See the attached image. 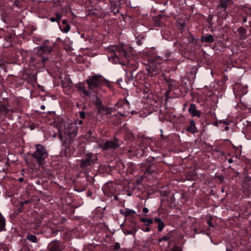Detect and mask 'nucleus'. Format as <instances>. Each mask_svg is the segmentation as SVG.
<instances>
[{"label": "nucleus", "instance_id": "nucleus-45", "mask_svg": "<svg viewBox=\"0 0 251 251\" xmlns=\"http://www.w3.org/2000/svg\"><path fill=\"white\" fill-rule=\"evenodd\" d=\"M170 55H171V53H170V52H168V53H167L166 54V58H168V57H169L170 56Z\"/></svg>", "mask_w": 251, "mask_h": 251}, {"label": "nucleus", "instance_id": "nucleus-4", "mask_svg": "<svg viewBox=\"0 0 251 251\" xmlns=\"http://www.w3.org/2000/svg\"><path fill=\"white\" fill-rule=\"evenodd\" d=\"M47 151L44 147L41 145L36 146V151L32 154L33 157L35 159L39 166L44 168L45 164V159L46 157Z\"/></svg>", "mask_w": 251, "mask_h": 251}, {"label": "nucleus", "instance_id": "nucleus-41", "mask_svg": "<svg viewBox=\"0 0 251 251\" xmlns=\"http://www.w3.org/2000/svg\"><path fill=\"white\" fill-rule=\"evenodd\" d=\"M207 224H208V225L209 226H211V227L213 226V224H212V222H211V220H208V221H207Z\"/></svg>", "mask_w": 251, "mask_h": 251}, {"label": "nucleus", "instance_id": "nucleus-34", "mask_svg": "<svg viewBox=\"0 0 251 251\" xmlns=\"http://www.w3.org/2000/svg\"><path fill=\"white\" fill-rule=\"evenodd\" d=\"M220 5L222 8H226V3L225 1H222L220 4Z\"/></svg>", "mask_w": 251, "mask_h": 251}, {"label": "nucleus", "instance_id": "nucleus-40", "mask_svg": "<svg viewBox=\"0 0 251 251\" xmlns=\"http://www.w3.org/2000/svg\"><path fill=\"white\" fill-rule=\"evenodd\" d=\"M29 202V201H25L21 203V206H23L24 204H27Z\"/></svg>", "mask_w": 251, "mask_h": 251}, {"label": "nucleus", "instance_id": "nucleus-2", "mask_svg": "<svg viewBox=\"0 0 251 251\" xmlns=\"http://www.w3.org/2000/svg\"><path fill=\"white\" fill-rule=\"evenodd\" d=\"M126 47L122 45L111 46L107 49L111 54L108 59L115 64L125 65L128 62L130 53L126 50Z\"/></svg>", "mask_w": 251, "mask_h": 251}, {"label": "nucleus", "instance_id": "nucleus-21", "mask_svg": "<svg viewBox=\"0 0 251 251\" xmlns=\"http://www.w3.org/2000/svg\"><path fill=\"white\" fill-rule=\"evenodd\" d=\"M26 239L33 243H36L37 242L36 236L33 234H28L26 236Z\"/></svg>", "mask_w": 251, "mask_h": 251}, {"label": "nucleus", "instance_id": "nucleus-8", "mask_svg": "<svg viewBox=\"0 0 251 251\" xmlns=\"http://www.w3.org/2000/svg\"><path fill=\"white\" fill-rule=\"evenodd\" d=\"M188 111L192 117L197 116L200 117L201 116V111L196 109V105L194 103L190 104Z\"/></svg>", "mask_w": 251, "mask_h": 251}, {"label": "nucleus", "instance_id": "nucleus-48", "mask_svg": "<svg viewBox=\"0 0 251 251\" xmlns=\"http://www.w3.org/2000/svg\"><path fill=\"white\" fill-rule=\"evenodd\" d=\"M225 130L226 131H227L228 130H229V127L228 126H226L225 127Z\"/></svg>", "mask_w": 251, "mask_h": 251}, {"label": "nucleus", "instance_id": "nucleus-27", "mask_svg": "<svg viewBox=\"0 0 251 251\" xmlns=\"http://www.w3.org/2000/svg\"><path fill=\"white\" fill-rule=\"evenodd\" d=\"M135 213V212L133 210H131L130 209H128V208H126L125 210V212H124V215L125 216H129V215H131L132 214H133Z\"/></svg>", "mask_w": 251, "mask_h": 251}, {"label": "nucleus", "instance_id": "nucleus-54", "mask_svg": "<svg viewBox=\"0 0 251 251\" xmlns=\"http://www.w3.org/2000/svg\"><path fill=\"white\" fill-rule=\"evenodd\" d=\"M19 180H20V181H22L23 180V178H19Z\"/></svg>", "mask_w": 251, "mask_h": 251}, {"label": "nucleus", "instance_id": "nucleus-25", "mask_svg": "<svg viewBox=\"0 0 251 251\" xmlns=\"http://www.w3.org/2000/svg\"><path fill=\"white\" fill-rule=\"evenodd\" d=\"M153 21L154 22V25L156 26H159L161 25V22L160 17H153Z\"/></svg>", "mask_w": 251, "mask_h": 251}, {"label": "nucleus", "instance_id": "nucleus-61", "mask_svg": "<svg viewBox=\"0 0 251 251\" xmlns=\"http://www.w3.org/2000/svg\"><path fill=\"white\" fill-rule=\"evenodd\" d=\"M118 81L119 82L120 81H121V80H118Z\"/></svg>", "mask_w": 251, "mask_h": 251}, {"label": "nucleus", "instance_id": "nucleus-56", "mask_svg": "<svg viewBox=\"0 0 251 251\" xmlns=\"http://www.w3.org/2000/svg\"><path fill=\"white\" fill-rule=\"evenodd\" d=\"M56 16H60V14L59 13H57L56 15Z\"/></svg>", "mask_w": 251, "mask_h": 251}, {"label": "nucleus", "instance_id": "nucleus-20", "mask_svg": "<svg viewBox=\"0 0 251 251\" xmlns=\"http://www.w3.org/2000/svg\"><path fill=\"white\" fill-rule=\"evenodd\" d=\"M60 28L61 31L63 33H67L70 31L71 26L69 24L64 25H60Z\"/></svg>", "mask_w": 251, "mask_h": 251}, {"label": "nucleus", "instance_id": "nucleus-58", "mask_svg": "<svg viewBox=\"0 0 251 251\" xmlns=\"http://www.w3.org/2000/svg\"><path fill=\"white\" fill-rule=\"evenodd\" d=\"M131 113H132V114H134V111H132V112H131Z\"/></svg>", "mask_w": 251, "mask_h": 251}, {"label": "nucleus", "instance_id": "nucleus-17", "mask_svg": "<svg viewBox=\"0 0 251 251\" xmlns=\"http://www.w3.org/2000/svg\"><path fill=\"white\" fill-rule=\"evenodd\" d=\"M5 220L2 214L0 213V231L5 229Z\"/></svg>", "mask_w": 251, "mask_h": 251}, {"label": "nucleus", "instance_id": "nucleus-7", "mask_svg": "<svg viewBox=\"0 0 251 251\" xmlns=\"http://www.w3.org/2000/svg\"><path fill=\"white\" fill-rule=\"evenodd\" d=\"M141 167L145 171V173L149 175L153 173L155 168L154 164L148 160L142 163Z\"/></svg>", "mask_w": 251, "mask_h": 251}, {"label": "nucleus", "instance_id": "nucleus-36", "mask_svg": "<svg viewBox=\"0 0 251 251\" xmlns=\"http://www.w3.org/2000/svg\"><path fill=\"white\" fill-rule=\"evenodd\" d=\"M219 122H220V124L223 123V124H225L226 125H228L229 124L228 121H225V120H224V121L221 120V121H220Z\"/></svg>", "mask_w": 251, "mask_h": 251}, {"label": "nucleus", "instance_id": "nucleus-32", "mask_svg": "<svg viewBox=\"0 0 251 251\" xmlns=\"http://www.w3.org/2000/svg\"><path fill=\"white\" fill-rule=\"evenodd\" d=\"M79 113L80 117L81 119H84L85 118V113L84 111H80L79 112Z\"/></svg>", "mask_w": 251, "mask_h": 251}, {"label": "nucleus", "instance_id": "nucleus-15", "mask_svg": "<svg viewBox=\"0 0 251 251\" xmlns=\"http://www.w3.org/2000/svg\"><path fill=\"white\" fill-rule=\"evenodd\" d=\"M201 40L202 42L212 43L214 41V39L211 35L206 34L201 36Z\"/></svg>", "mask_w": 251, "mask_h": 251}, {"label": "nucleus", "instance_id": "nucleus-62", "mask_svg": "<svg viewBox=\"0 0 251 251\" xmlns=\"http://www.w3.org/2000/svg\"><path fill=\"white\" fill-rule=\"evenodd\" d=\"M43 61H45V59L44 58H43Z\"/></svg>", "mask_w": 251, "mask_h": 251}, {"label": "nucleus", "instance_id": "nucleus-35", "mask_svg": "<svg viewBox=\"0 0 251 251\" xmlns=\"http://www.w3.org/2000/svg\"><path fill=\"white\" fill-rule=\"evenodd\" d=\"M129 113V112L128 111H126V112H124L123 113L122 112H118L119 114H120L122 116H126L127 115V114Z\"/></svg>", "mask_w": 251, "mask_h": 251}, {"label": "nucleus", "instance_id": "nucleus-16", "mask_svg": "<svg viewBox=\"0 0 251 251\" xmlns=\"http://www.w3.org/2000/svg\"><path fill=\"white\" fill-rule=\"evenodd\" d=\"M10 111L9 107L3 104H0V112L5 114H8Z\"/></svg>", "mask_w": 251, "mask_h": 251}, {"label": "nucleus", "instance_id": "nucleus-38", "mask_svg": "<svg viewBox=\"0 0 251 251\" xmlns=\"http://www.w3.org/2000/svg\"><path fill=\"white\" fill-rule=\"evenodd\" d=\"M120 245L119 243H117L115 244V246H114L115 249L118 250L120 248Z\"/></svg>", "mask_w": 251, "mask_h": 251}, {"label": "nucleus", "instance_id": "nucleus-30", "mask_svg": "<svg viewBox=\"0 0 251 251\" xmlns=\"http://www.w3.org/2000/svg\"><path fill=\"white\" fill-rule=\"evenodd\" d=\"M47 50V48L46 47H40L38 53L41 54L43 52H45Z\"/></svg>", "mask_w": 251, "mask_h": 251}, {"label": "nucleus", "instance_id": "nucleus-14", "mask_svg": "<svg viewBox=\"0 0 251 251\" xmlns=\"http://www.w3.org/2000/svg\"><path fill=\"white\" fill-rule=\"evenodd\" d=\"M154 221L158 224V231L159 232L162 231L165 226V224L162 220L159 218H155L154 219Z\"/></svg>", "mask_w": 251, "mask_h": 251}, {"label": "nucleus", "instance_id": "nucleus-22", "mask_svg": "<svg viewBox=\"0 0 251 251\" xmlns=\"http://www.w3.org/2000/svg\"><path fill=\"white\" fill-rule=\"evenodd\" d=\"M140 221L145 223L146 226H149L151 224H152L153 223V220L151 219H148L146 218H140Z\"/></svg>", "mask_w": 251, "mask_h": 251}, {"label": "nucleus", "instance_id": "nucleus-18", "mask_svg": "<svg viewBox=\"0 0 251 251\" xmlns=\"http://www.w3.org/2000/svg\"><path fill=\"white\" fill-rule=\"evenodd\" d=\"M119 11L118 6L116 4H112L111 6L110 14L116 15Z\"/></svg>", "mask_w": 251, "mask_h": 251}, {"label": "nucleus", "instance_id": "nucleus-31", "mask_svg": "<svg viewBox=\"0 0 251 251\" xmlns=\"http://www.w3.org/2000/svg\"><path fill=\"white\" fill-rule=\"evenodd\" d=\"M170 251H182L179 247L175 246Z\"/></svg>", "mask_w": 251, "mask_h": 251}, {"label": "nucleus", "instance_id": "nucleus-6", "mask_svg": "<svg viewBox=\"0 0 251 251\" xmlns=\"http://www.w3.org/2000/svg\"><path fill=\"white\" fill-rule=\"evenodd\" d=\"M120 145V141L115 138L113 141H106L100 145V147L103 150H109L116 149L119 147Z\"/></svg>", "mask_w": 251, "mask_h": 251}, {"label": "nucleus", "instance_id": "nucleus-26", "mask_svg": "<svg viewBox=\"0 0 251 251\" xmlns=\"http://www.w3.org/2000/svg\"><path fill=\"white\" fill-rule=\"evenodd\" d=\"M137 229L134 227L131 230L125 229L124 233L125 234H134L137 232Z\"/></svg>", "mask_w": 251, "mask_h": 251}, {"label": "nucleus", "instance_id": "nucleus-51", "mask_svg": "<svg viewBox=\"0 0 251 251\" xmlns=\"http://www.w3.org/2000/svg\"><path fill=\"white\" fill-rule=\"evenodd\" d=\"M45 108H46V107H45V105H42V106H41V108L42 109H43V110H44V109H45Z\"/></svg>", "mask_w": 251, "mask_h": 251}, {"label": "nucleus", "instance_id": "nucleus-23", "mask_svg": "<svg viewBox=\"0 0 251 251\" xmlns=\"http://www.w3.org/2000/svg\"><path fill=\"white\" fill-rule=\"evenodd\" d=\"M50 251H60L59 244L57 242L52 243L51 244Z\"/></svg>", "mask_w": 251, "mask_h": 251}, {"label": "nucleus", "instance_id": "nucleus-47", "mask_svg": "<svg viewBox=\"0 0 251 251\" xmlns=\"http://www.w3.org/2000/svg\"><path fill=\"white\" fill-rule=\"evenodd\" d=\"M82 123H83V122H82V121H81V120H79V121H78V125H81V124H82Z\"/></svg>", "mask_w": 251, "mask_h": 251}, {"label": "nucleus", "instance_id": "nucleus-53", "mask_svg": "<svg viewBox=\"0 0 251 251\" xmlns=\"http://www.w3.org/2000/svg\"><path fill=\"white\" fill-rule=\"evenodd\" d=\"M56 17L57 18V20L58 21L59 19H60V18H61V16H59V17Z\"/></svg>", "mask_w": 251, "mask_h": 251}, {"label": "nucleus", "instance_id": "nucleus-57", "mask_svg": "<svg viewBox=\"0 0 251 251\" xmlns=\"http://www.w3.org/2000/svg\"><path fill=\"white\" fill-rule=\"evenodd\" d=\"M48 113H49V114H50L51 113H52L53 112H48Z\"/></svg>", "mask_w": 251, "mask_h": 251}, {"label": "nucleus", "instance_id": "nucleus-42", "mask_svg": "<svg viewBox=\"0 0 251 251\" xmlns=\"http://www.w3.org/2000/svg\"><path fill=\"white\" fill-rule=\"evenodd\" d=\"M84 88H85V87L84 86H79L78 87V89L79 90H80V91H82L83 89H84Z\"/></svg>", "mask_w": 251, "mask_h": 251}, {"label": "nucleus", "instance_id": "nucleus-46", "mask_svg": "<svg viewBox=\"0 0 251 251\" xmlns=\"http://www.w3.org/2000/svg\"><path fill=\"white\" fill-rule=\"evenodd\" d=\"M233 159H232V158H229V159H228V163H232V162H233Z\"/></svg>", "mask_w": 251, "mask_h": 251}, {"label": "nucleus", "instance_id": "nucleus-55", "mask_svg": "<svg viewBox=\"0 0 251 251\" xmlns=\"http://www.w3.org/2000/svg\"><path fill=\"white\" fill-rule=\"evenodd\" d=\"M48 53H49L50 52V51H51V50H50V49L49 50V49H48Z\"/></svg>", "mask_w": 251, "mask_h": 251}, {"label": "nucleus", "instance_id": "nucleus-24", "mask_svg": "<svg viewBox=\"0 0 251 251\" xmlns=\"http://www.w3.org/2000/svg\"><path fill=\"white\" fill-rule=\"evenodd\" d=\"M95 104L98 109V111L100 109V108L103 106L102 105L101 100L99 98H96L95 101Z\"/></svg>", "mask_w": 251, "mask_h": 251}, {"label": "nucleus", "instance_id": "nucleus-9", "mask_svg": "<svg viewBox=\"0 0 251 251\" xmlns=\"http://www.w3.org/2000/svg\"><path fill=\"white\" fill-rule=\"evenodd\" d=\"M115 111V107H109L103 106L98 111V113L99 114H110Z\"/></svg>", "mask_w": 251, "mask_h": 251}, {"label": "nucleus", "instance_id": "nucleus-29", "mask_svg": "<svg viewBox=\"0 0 251 251\" xmlns=\"http://www.w3.org/2000/svg\"><path fill=\"white\" fill-rule=\"evenodd\" d=\"M169 239L170 238L169 237L164 236L159 239V242H161L162 241H168L169 242Z\"/></svg>", "mask_w": 251, "mask_h": 251}, {"label": "nucleus", "instance_id": "nucleus-11", "mask_svg": "<svg viewBox=\"0 0 251 251\" xmlns=\"http://www.w3.org/2000/svg\"><path fill=\"white\" fill-rule=\"evenodd\" d=\"M61 84L63 88H69L72 86V82L69 77H65L61 81Z\"/></svg>", "mask_w": 251, "mask_h": 251}, {"label": "nucleus", "instance_id": "nucleus-28", "mask_svg": "<svg viewBox=\"0 0 251 251\" xmlns=\"http://www.w3.org/2000/svg\"><path fill=\"white\" fill-rule=\"evenodd\" d=\"M24 0H15L14 2V4L15 6L17 7H21L22 6V3L23 2Z\"/></svg>", "mask_w": 251, "mask_h": 251}, {"label": "nucleus", "instance_id": "nucleus-37", "mask_svg": "<svg viewBox=\"0 0 251 251\" xmlns=\"http://www.w3.org/2000/svg\"><path fill=\"white\" fill-rule=\"evenodd\" d=\"M68 25V21L64 19L62 21V25Z\"/></svg>", "mask_w": 251, "mask_h": 251}, {"label": "nucleus", "instance_id": "nucleus-49", "mask_svg": "<svg viewBox=\"0 0 251 251\" xmlns=\"http://www.w3.org/2000/svg\"><path fill=\"white\" fill-rule=\"evenodd\" d=\"M50 136H52L53 137H55L56 136V134H53L52 135L51 133L50 132Z\"/></svg>", "mask_w": 251, "mask_h": 251}, {"label": "nucleus", "instance_id": "nucleus-19", "mask_svg": "<svg viewBox=\"0 0 251 251\" xmlns=\"http://www.w3.org/2000/svg\"><path fill=\"white\" fill-rule=\"evenodd\" d=\"M177 27L179 30L181 31L184 30L186 26V24L185 22H182L180 20H177Z\"/></svg>", "mask_w": 251, "mask_h": 251}, {"label": "nucleus", "instance_id": "nucleus-44", "mask_svg": "<svg viewBox=\"0 0 251 251\" xmlns=\"http://www.w3.org/2000/svg\"><path fill=\"white\" fill-rule=\"evenodd\" d=\"M56 18L54 17H52V18L50 19L51 22H54L56 21Z\"/></svg>", "mask_w": 251, "mask_h": 251}, {"label": "nucleus", "instance_id": "nucleus-10", "mask_svg": "<svg viewBox=\"0 0 251 251\" xmlns=\"http://www.w3.org/2000/svg\"><path fill=\"white\" fill-rule=\"evenodd\" d=\"M186 131L190 132L192 133L198 132V129L196 127V123L194 120H191L190 121V126L186 128Z\"/></svg>", "mask_w": 251, "mask_h": 251}, {"label": "nucleus", "instance_id": "nucleus-50", "mask_svg": "<svg viewBox=\"0 0 251 251\" xmlns=\"http://www.w3.org/2000/svg\"><path fill=\"white\" fill-rule=\"evenodd\" d=\"M124 212L125 211L123 209L120 210V213L122 214L123 215H124Z\"/></svg>", "mask_w": 251, "mask_h": 251}, {"label": "nucleus", "instance_id": "nucleus-1", "mask_svg": "<svg viewBox=\"0 0 251 251\" xmlns=\"http://www.w3.org/2000/svg\"><path fill=\"white\" fill-rule=\"evenodd\" d=\"M51 126H56L57 132L59 133V138L62 139L63 136L66 137V139L64 141L63 145L68 148L73 143L74 138L77 134L78 127L75 124H70L62 121L59 123H50Z\"/></svg>", "mask_w": 251, "mask_h": 251}, {"label": "nucleus", "instance_id": "nucleus-63", "mask_svg": "<svg viewBox=\"0 0 251 251\" xmlns=\"http://www.w3.org/2000/svg\"><path fill=\"white\" fill-rule=\"evenodd\" d=\"M83 35H84V34H82V35H81V37H83Z\"/></svg>", "mask_w": 251, "mask_h": 251}, {"label": "nucleus", "instance_id": "nucleus-3", "mask_svg": "<svg viewBox=\"0 0 251 251\" xmlns=\"http://www.w3.org/2000/svg\"><path fill=\"white\" fill-rule=\"evenodd\" d=\"M86 81L88 85L89 89L91 90L99 88L100 87L104 85L109 88L111 87L110 82L102 77V75L99 74L89 76Z\"/></svg>", "mask_w": 251, "mask_h": 251}, {"label": "nucleus", "instance_id": "nucleus-60", "mask_svg": "<svg viewBox=\"0 0 251 251\" xmlns=\"http://www.w3.org/2000/svg\"><path fill=\"white\" fill-rule=\"evenodd\" d=\"M118 81L119 82L120 81H121V80H118Z\"/></svg>", "mask_w": 251, "mask_h": 251}, {"label": "nucleus", "instance_id": "nucleus-39", "mask_svg": "<svg viewBox=\"0 0 251 251\" xmlns=\"http://www.w3.org/2000/svg\"><path fill=\"white\" fill-rule=\"evenodd\" d=\"M149 212V209L147 207H144L143 209V212L147 213Z\"/></svg>", "mask_w": 251, "mask_h": 251}, {"label": "nucleus", "instance_id": "nucleus-33", "mask_svg": "<svg viewBox=\"0 0 251 251\" xmlns=\"http://www.w3.org/2000/svg\"><path fill=\"white\" fill-rule=\"evenodd\" d=\"M82 92H83V94L85 96L90 97V93L86 90L85 88H84V89H83V91Z\"/></svg>", "mask_w": 251, "mask_h": 251}, {"label": "nucleus", "instance_id": "nucleus-52", "mask_svg": "<svg viewBox=\"0 0 251 251\" xmlns=\"http://www.w3.org/2000/svg\"><path fill=\"white\" fill-rule=\"evenodd\" d=\"M247 22V19L245 17L243 20V23H246Z\"/></svg>", "mask_w": 251, "mask_h": 251}, {"label": "nucleus", "instance_id": "nucleus-5", "mask_svg": "<svg viewBox=\"0 0 251 251\" xmlns=\"http://www.w3.org/2000/svg\"><path fill=\"white\" fill-rule=\"evenodd\" d=\"M98 158L96 155L93 153H87L85 158L80 160V167L85 169L89 167L94 166L97 162Z\"/></svg>", "mask_w": 251, "mask_h": 251}, {"label": "nucleus", "instance_id": "nucleus-13", "mask_svg": "<svg viewBox=\"0 0 251 251\" xmlns=\"http://www.w3.org/2000/svg\"><path fill=\"white\" fill-rule=\"evenodd\" d=\"M239 38L241 40H245L247 38V30L246 29L243 27H240L238 29Z\"/></svg>", "mask_w": 251, "mask_h": 251}, {"label": "nucleus", "instance_id": "nucleus-59", "mask_svg": "<svg viewBox=\"0 0 251 251\" xmlns=\"http://www.w3.org/2000/svg\"><path fill=\"white\" fill-rule=\"evenodd\" d=\"M214 125H216V126H217V123H215L214 124Z\"/></svg>", "mask_w": 251, "mask_h": 251}, {"label": "nucleus", "instance_id": "nucleus-12", "mask_svg": "<svg viewBox=\"0 0 251 251\" xmlns=\"http://www.w3.org/2000/svg\"><path fill=\"white\" fill-rule=\"evenodd\" d=\"M115 106H117L118 108L124 106L126 108L129 109V103L126 100H121L116 103Z\"/></svg>", "mask_w": 251, "mask_h": 251}, {"label": "nucleus", "instance_id": "nucleus-43", "mask_svg": "<svg viewBox=\"0 0 251 251\" xmlns=\"http://www.w3.org/2000/svg\"><path fill=\"white\" fill-rule=\"evenodd\" d=\"M144 231L145 232H149L150 231V227H146V228L144 230Z\"/></svg>", "mask_w": 251, "mask_h": 251}]
</instances>
